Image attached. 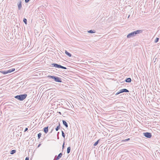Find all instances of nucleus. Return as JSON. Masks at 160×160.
<instances>
[{
    "mask_svg": "<svg viewBox=\"0 0 160 160\" xmlns=\"http://www.w3.org/2000/svg\"><path fill=\"white\" fill-rule=\"evenodd\" d=\"M142 30H137L129 33L127 36V38H128L133 37L138 34L142 33Z\"/></svg>",
    "mask_w": 160,
    "mask_h": 160,
    "instance_id": "f257e3e1",
    "label": "nucleus"
},
{
    "mask_svg": "<svg viewBox=\"0 0 160 160\" xmlns=\"http://www.w3.org/2000/svg\"><path fill=\"white\" fill-rule=\"evenodd\" d=\"M27 96V95L26 94H24L15 96L14 98L20 101H22L26 98Z\"/></svg>",
    "mask_w": 160,
    "mask_h": 160,
    "instance_id": "f03ea898",
    "label": "nucleus"
},
{
    "mask_svg": "<svg viewBox=\"0 0 160 160\" xmlns=\"http://www.w3.org/2000/svg\"><path fill=\"white\" fill-rule=\"evenodd\" d=\"M47 77L49 79L52 78L56 82H62L61 79L60 78H59L56 76H48Z\"/></svg>",
    "mask_w": 160,
    "mask_h": 160,
    "instance_id": "7ed1b4c3",
    "label": "nucleus"
},
{
    "mask_svg": "<svg viewBox=\"0 0 160 160\" xmlns=\"http://www.w3.org/2000/svg\"><path fill=\"white\" fill-rule=\"evenodd\" d=\"M51 66L52 67H55L58 68H61L64 69H66L67 68L64 67L56 63H53L51 64Z\"/></svg>",
    "mask_w": 160,
    "mask_h": 160,
    "instance_id": "20e7f679",
    "label": "nucleus"
},
{
    "mask_svg": "<svg viewBox=\"0 0 160 160\" xmlns=\"http://www.w3.org/2000/svg\"><path fill=\"white\" fill-rule=\"evenodd\" d=\"M143 134L144 136H145L146 138H150L152 136V134L150 132H144V133H143Z\"/></svg>",
    "mask_w": 160,
    "mask_h": 160,
    "instance_id": "39448f33",
    "label": "nucleus"
},
{
    "mask_svg": "<svg viewBox=\"0 0 160 160\" xmlns=\"http://www.w3.org/2000/svg\"><path fill=\"white\" fill-rule=\"evenodd\" d=\"M129 91H120L119 92H118L115 93V95H117L120 93H123V92H129Z\"/></svg>",
    "mask_w": 160,
    "mask_h": 160,
    "instance_id": "423d86ee",
    "label": "nucleus"
},
{
    "mask_svg": "<svg viewBox=\"0 0 160 160\" xmlns=\"http://www.w3.org/2000/svg\"><path fill=\"white\" fill-rule=\"evenodd\" d=\"M48 127L47 126V127H44L43 128L44 132L46 134H47L48 133Z\"/></svg>",
    "mask_w": 160,
    "mask_h": 160,
    "instance_id": "0eeeda50",
    "label": "nucleus"
},
{
    "mask_svg": "<svg viewBox=\"0 0 160 160\" xmlns=\"http://www.w3.org/2000/svg\"><path fill=\"white\" fill-rule=\"evenodd\" d=\"M21 3H22L21 1H20L19 2V3H18V9L19 10H20L21 9V8H22Z\"/></svg>",
    "mask_w": 160,
    "mask_h": 160,
    "instance_id": "6e6552de",
    "label": "nucleus"
},
{
    "mask_svg": "<svg viewBox=\"0 0 160 160\" xmlns=\"http://www.w3.org/2000/svg\"><path fill=\"white\" fill-rule=\"evenodd\" d=\"M15 70V69L14 68H11L9 69L7 71L8 73H11Z\"/></svg>",
    "mask_w": 160,
    "mask_h": 160,
    "instance_id": "1a4fd4ad",
    "label": "nucleus"
},
{
    "mask_svg": "<svg viewBox=\"0 0 160 160\" xmlns=\"http://www.w3.org/2000/svg\"><path fill=\"white\" fill-rule=\"evenodd\" d=\"M62 123L63 125H64L66 128H68V124L67 122L64 120H62Z\"/></svg>",
    "mask_w": 160,
    "mask_h": 160,
    "instance_id": "9d476101",
    "label": "nucleus"
},
{
    "mask_svg": "<svg viewBox=\"0 0 160 160\" xmlns=\"http://www.w3.org/2000/svg\"><path fill=\"white\" fill-rule=\"evenodd\" d=\"M65 53L69 57L72 56V54L66 50H65Z\"/></svg>",
    "mask_w": 160,
    "mask_h": 160,
    "instance_id": "9b49d317",
    "label": "nucleus"
},
{
    "mask_svg": "<svg viewBox=\"0 0 160 160\" xmlns=\"http://www.w3.org/2000/svg\"><path fill=\"white\" fill-rule=\"evenodd\" d=\"M125 81L127 82H131V79L130 78H128L125 79Z\"/></svg>",
    "mask_w": 160,
    "mask_h": 160,
    "instance_id": "f8f14e48",
    "label": "nucleus"
},
{
    "mask_svg": "<svg viewBox=\"0 0 160 160\" xmlns=\"http://www.w3.org/2000/svg\"><path fill=\"white\" fill-rule=\"evenodd\" d=\"M88 33H94L96 32L95 31V30H89L88 31Z\"/></svg>",
    "mask_w": 160,
    "mask_h": 160,
    "instance_id": "ddd939ff",
    "label": "nucleus"
},
{
    "mask_svg": "<svg viewBox=\"0 0 160 160\" xmlns=\"http://www.w3.org/2000/svg\"><path fill=\"white\" fill-rule=\"evenodd\" d=\"M0 72L1 73H2L4 74H8L7 70H6V71H2H2H0Z\"/></svg>",
    "mask_w": 160,
    "mask_h": 160,
    "instance_id": "4468645a",
    "label": "nucleus"
},
{
    "mask_svg": "<svg viewBox=\"0 0 160 160\" xmlns=\"http://www.w3.org/2000/svg\"><path fill=\"white\" fill-rule=\"evenodd\" d=\"M60 124L59 122H58V126L57 127L55 128V130L56 131H58L59 129L60 128Z\"/></svg>",
    "mask_w": 160,
    "mask_h": 160,
    "instance_id": "2eb2a0df",
    "label": "nucleus"
},
{
    "mask_svg": "<svg viewBox=\"0 0 160 160\" xmlns=\"http://www.w3.org/2000/svg\"><path fill=\"white\" fill-rule=\"evenodd\" d=\"M16 152L15 150H13L11 151L10 153L11 154H13Z\"/></svg>",
    "mask_w": 160,
    "mask_h": 160,
    "instance_id": "dca6fc26",
    "label": "nucleus"
},
{
    "mask_svg": "<svg viewBox=\"0 0 160 160\" xmlns=\"http://www.w3.org/2000/svg\"><path fill=\"white\" fill-rule=\"evenodd\" d=\"M71 150V148L70 147H69L67 149V153L68 154L70 153Z\"/></svg>",
    "mask_w": 160,
    "mask_h": 160,
    "instance_id": "f3484780",
    "label": "nucleus"
},
{
    "mask_svg": "<svg viewBox=\"0 0 160 160\" xmlns=\"http://www.w3.org/2000/svg\"><path fill=\"white\" fill-rule=\"evenodd\" d=\"M100 140V139H99L98 140H97L95 143L93 145L94 146H96L98 145V143L99 142V141Z\"/></svg>",
    "mask_w": 160,
    "mask_h": 160,
    "instance_id": "a211bd4d",
    "label": "nucleus"
},
{
    "mask_svg": "<svg viewBox=\"0 0 160 160\" xmlns=\"http://www.w3.org/2000/svg\"><path fill=\"white\" fill-rule=\"evenodd\" d=\"M23 22H24L25 24H27V19L25 18H24L23 19Z\"/></svg>",
    "mask_w": 160,
    "mask_h": 160,
    "instance_id": "6ab92c4d",
    "label": "nucleus"
},
{
    "mask_svg": "<svg viewBox=\"0 0 160 160\" xmlns=\"http://www.w3.org/2000/svg\"><path fill=\"white\" fill-rule=\"evenodd\" d=\"M62 153L61 152L57 156L59 158H60L62 156Z\"/></svg>",
    "mask_w": 160,
    "mask_h": 160,
    "instance_id": "aec40b11",
    "label": "nucleus"
},
{
    "mask_svg": "<svg viewBox=\"0 0 160 160\" xmlns=\"http://www.w3.org/2000/svg\"><path fill=\"white\" fill-rule=\"evenodd\" d=\"M159 40V38H156L154 41V42L155 43H157L158 41Z\"/></svg>",
    "mask_w": 160,
    "mask_h": 160,
    "instance_id": "412c9836",
    "label": "nucleus"
},
{
    "mask_svg": "<svg viewBox=\"0 0 160 160\" xmlns=\"http://www.w3.org/2000/svg\"><path fill=\"white\" fill-rule=\"evenodd\" d=\"M42 135V134L41 133H39L38 135V139H40V138L41 136Z\"/></svg>",
    "mask_w": 160,
    "mask_h": 160,
    "instance_id": "4be33fe9",
    "label": "nucleus"
},
{
    "mask_svg": "<svg viewBox=\"0 0 160 160\" xmlns=\"http://www.w3.org/2000/svg\"><path fill=\"white\" fill-rule=\"evenodd\" d=\"M62 136L64 138H65V134H64V132L63 131H62Z\"/></svg>",
    "mask_w": 160,
    "mask_h": 160,
    "instance_id": "5701e85b",
    "label": "nucleus"
},
{
    "mask_svg": "<svg viewBox=\"0 0 160 160\" xmlns=\"http://www.w3.org/2000/svg\"><path fill=\"white\" fill-rule=\"evenodd\" d=\"M60 158H58V156H55V157L54 158V160H58V159H59Z\"/></svg>",
    "mask_w": 160,
    "mask_h": 160,
    "instance_id": "b1692460",
    "label": "nucleus"
},
{
    "mask_svg": "<svg viewBox=\"0 0 160 160\" xmlns=\"http://www.w3.org/2000/svg\"><path fill=\"white\" fill-rule=\"evenodd\" d=\"M149 91H148V90H147V91H145V94H146V93H147V94H148V92H149Z\"/></svg>",
    "mask_w": 160,
    "mask_h": 160,
    "instance_id": "393cba45",
    "label": "nucleus"
},
{
    "mask_svg": "<svg viewBox=\"0 0 160 160\" xmlns=\"http://www.w3.org/2000/svg\"><path fill=\"white\" fill-rule=\"evenodd\" d=\"M30 0H25V2L26 3L28 2Z\"/></svg>",
    "mask_w": 160,
    "mask_h": 160,
    "instance_id": "a878e982",
    "label": "nucleus"
},
{
    "mask_svg": "<svg viewBox=\"0 0 160 160\" xmlns=\"http://www.w3.org/2000/svg\"><path fill=\"white\" fill-rule=\"evenodd\" d=\"M129 140H130V138H127V139H125V140H124V141H128Z\"/></svg>",
    "mask_w": 160,
    "mask_h": 160,
    "instance_id": "bb28decb",
    "label": "nucleus"
},
{
    "mask_svg": "<svg viewBox=\"0 0 160 160\" xmlns=\"http://www.w3.org/2000/svg\"><path fill=\"white\" fill-rule=\"evenodd\" d=\"M64 144H65V143H64V142L63 144V145H62V150L63 149V148H64Z\"/></svg>",
    "mask_w": 160,
    "mask_h": 160,
    "instance_id": "cd10ccee",
    "label": "nucleus"
},
{
    "mask_svg": "<svg viewBox=\"0 0 160 160\" xmlns=\"http://www.w3.org/2000/svg\"><path fill=\"white\" fill-rule=\"evenodd\" d=\"M28 128H26L24 130V132H26V131H27L28 130Z\"/></svg>",
    "mask_w": 160,
    "mask_h": 160,
    "instance_id": "c85d7f7f",
    "label": "nucleus"
},
{
    "mask_svg": "<svg viewBox=\"0 0 160 160\" xmlns=\"http://www.w3.org/2000/svg\"><path fill=\"white\" fill-rule=\"evenodd\" d=\"M29 157H27L26 158L25 160H29Z\"/></svg>",
    "mask_w": 160,
    "mask_h": 160,
    "instance_id": "c756f323",
    "label": "nucleus"
},
{
    "mask_svg": "<svg viewBox=\"0 0 160 160\" xmlns=\"http://www.w3.org/2000/svg\"><path fill=\"white\" fill-rule=\"evenodd\" d=\"M59 132H58V133H57V136H58V139H59V137H58V135H59Z\"/></svg>",
    "mask_w": 160,
    "mask_h": 160,
    "instance_id": "7c9ffc66",
    "label": "nucleus"
},
{
    "mask_svg": "<svg viewBox=\"0 0 160 160\" xmlns=\"http://www.w3.org/2000/svg\"><path fill=\"white\" fill-rule=\"evenodd\" d=\"M120 90H128L127 89H126L124 88V89H121Z\"/></svg>",
    "mask_w": 160,
    "mask_h": 160,
    "instance_id": "2f4dec72",
    "label": "nucleus"
},
{
    "mask_svg": "<svg viewBox=\"0 0 160 160\" xmlns=\"http://www.w3.org/2000/svg\"><path fill=\"white\" fill-rule=\"evenodd\" d=\"M58 113H59L60 115H61L62 114L61 112H58Z\"/></svg>",
    "mask_w": 160,
    "mask_h": 160,
    "instance_id": "473e14b6",
    "label": "nucleus"
},
{
    "mask_svg": "<svg viewBox=\"0 0 160 160\" xmlns=\"http://www.w3.org/2000/svg\"><path fill=\"white\" fill-rule=\"evenodd\" d=\"M52 130H53V129H52V130L51 131V132H50V133H52Z\"/></svg>",
    "mask_w": 160,
    "mask_h": 160,
    "instance_id": "72a5a7b5",
    "label": "nucleus"
},
{
    "mask_svg": "<svg viewBox=\"0 0 160 160\" xmlns=\"http://www.w3.org/2000/svg\"><path fill=\"white\" fill-rule=\"evenodd\" d=\"M157 92H158V93H159V92H159V91H157Z\"/></svg>",
    "mask_w": 160,
    "mask_h": 160,
    "instance_id": "f704fd0d",
    "label": "nucleus"
},
{
    "mask_svg": "<svg viewBox=\"0 0 160 160\" xmlns=\"http://www.w3.org/2000/svg\"><path fill=\"white\" fill-rule=\"evenodd\" d=\"M40 145H41V144H39L38 147H39L40 146Z\"/></svg>",
    "mask_w": 160,
    "mask_h": 160,
    "instance_id": "c9c22d12",
    "label": "nucleus"
},
{
    "mask_svg": "<svg viewBox=\"0 0 160 160\" xmlns=\"http://www.w3.org/2000/svg\"><path fill=\"white\" fill-rule=\"evenodd\" d=\"M154 91H153V90H152V92H153V93H154Z\"/></svg>",
    "mask_w": 160,
    "mask_h": 160,
    "instance_id": "e433bc0d",
    "label": "nucleus"
},
{
    "mask_svg": "<svg viewBox=\"0 0 160 160\" xmlns=\"http://www.w3.org/2000/svg\"><path fill=\"white\" fill-rule=\"evenodd\" d=\"M51 89H48V90H49Z\"/></svg>",
    "mask_w": 160,
    "mask_h": 160,
    "instance_id": "4c0bfd02",
    "label": "nucleus"
},
{
    "mask_svg": "<svg viewBox=\"0 0 160 160\" xmlns=\"http://www.w3.org/2000/svg\"><path fill=\"white\" fill-rule=\"evenodd\" d=\"M154 96H156L154 94Z\"/></svg>",
    "mask_w": 160,
    "mask_h": 160,
    "instance_id": "58836bf2",
    "label": "nucleus"
}]
</instances>
